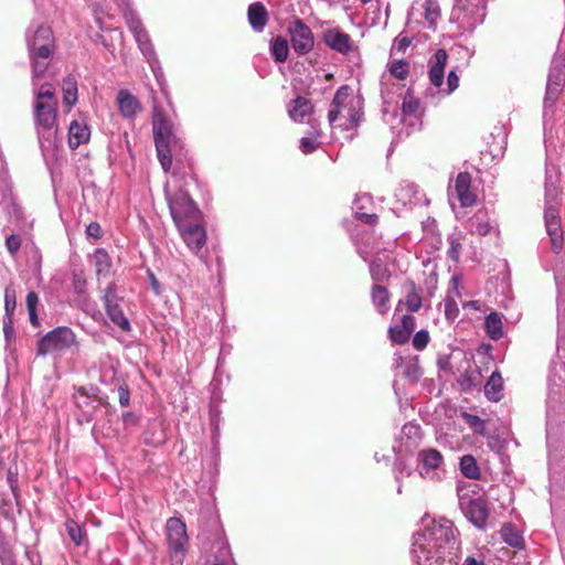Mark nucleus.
I'll list each match as a JSON object with an SVG mask.
<instances>
[{
	"mask_svg": "<svg viewBox=\"0 0 565 565\" xmlns=\"http://www.w3.org/2000/svg\"><path fill=\"white\" fill-rule=\"evenodd\" d=\"M32 65L34 117L39 142L43 151L55 148L57 142V100L51 83L50 64L54 52V36L49 25L33 21L25 33Z\"/></svg>",
	"mask_w": 565,
	"mask_h": 565,
	"instance_id": "f257e3e1",
	"label": "nucleus"
},
{
	"mask_svg": "<svg viewBox=\"0 0 565 565\" xmlns=\"http://www.w3.org/2000/svg\"><path fill=\"white\" fill-rule=\"evenodd\" d=\"M424 529L413 536L415 565H458L459 541L454 523L447 519L425 520Z\"/></svg>",
	"mask_w": 565,
	"mask_h": 565,
	"instance_id": "f03ea898",
	"label": "nucleus"
},
{
	"mask_svg": "<svg viewBox=\"0 0 565 565\" xmlns=\"http://www.w3.org/2000/svg\"><path fill=\"white\" fill-rule=\"evenodd\" d=\"M328 120L332 129L345 132L344 138L352 140L363 120L362 98L354 95L349 86H340L331 102Z\"/></svg>",
	"mask_w": 565,
	"mask_h": 565,
	"instance_id": "7ed1b4c3",
	"label": "nucleus"
},
{
	"mask_svg": "<svg viewBox=\"0 0 565 565\" xmlns=\"http://www.w3.org/2000/svg\"><path fill=\"white\" fill-rule=\"evenodd\" d=\"M152 127L158 160L164 172H168L172 164L173 151L178 147V140L172 132V124L157 105L153 107Z\"/></svg>",
	"mask_w": 565,
	"mask_h": 565,
	"instance_id": "20e7f679",
	"label": "nucleus"
},
{
	"mask_svg": "<svg viewBox=\"0 0 565 565\" xmlns=\"http://www.w3.org/2000/svg\"><path fill=\"white\" fill-rule=\"evenodd\" d=\"M477 486L460 483L457 486L458 503L461 512L478 529H486L489 516L487 501L475 490Z\"/></svg>",
	"mask_w": 565,
	"mask_h": 565,
	"instance_id": "39448f33",
	"label": "nucleus"
},
{
	"mask_svg": "<svg viewBox=\"0 0 565 565\" xmlns=\"http://www.w3.org/2000/svg\"><path fill=\"white\" fill-rule=\"evenodd\" d=\"M76 344V334L71 328L56 327L38 341L36 354L45 356L53 352H63Z\"/></svg>",
	"mask_w": 565,
	"mask_h": 565,
	"instance_id": "423d86ee",
	"label": "nucleus"
},
{
	"mask_svg": "<svg viewBox=\"0 0 565 565\" xmlns=\"http://www.w3.org/2000/svg\"><path fill=\"white\" fill-rule=\"evenodd\" d=\"M166 533L170 557L182 563L189 544L185 523L178 518H170L166 524Z\"/></svg>",
	"mask_w": 565,
	"mask_h": 565,
	"instance_id": "0eeeda50",
	"label": "nucleus"
},
{
	"mask_svg": "<svg viewBox=\"0 0 565 565\" xmlns=\"http://www.w3.org/2000/svg\"><path fill=\"white\" fill-rule=\"evenodd\" d=\"M118 6L122 8L125 21L134 34V38L138 44L139 50L146 57H151L156 54L151 40L148 32L145 30L141 20L130 8V0H118Z\"/></svg>",
	"mask_w": 565,
	"mask_h": 565,
	"instance_id": "6e6552de",
	"label": "nucleus"
},
{
	"mask_svg": "<svg viewBox=\"0 0 565 565\" xmlns=\"http://www.w3.org/2000/svg\"><path fill=\"white\" fill-rule=\"evenodd\" d=\"M565 86V57L559 54L553 56L547 75L544 107L552 108L558 100Z\"/></svg>",
	"mask_w": 565,
	"mask_h": 565,
	"instance_id": "1a4fd4ad",
	"label": "nucleus"
},
{
	"mask_svg": "<svg viewBox=\"0 0 565 565\" xmlns=\"http://www.w3.org/2000/svg\"><path fill=\"white\" fill-rule=\"evenodd\" d=\"M166 198L175 225L198 220L199 209L185 191L179 190L171 195L166 189Z\"/></svg>",
	"mask_w": 565,
	"mask_h": 565,
	"instance_id": "9d476101",
	"label": "nucleus"
},
{
	"mask_svg": "<svg viewBox=\"0 0 565 565\" xmlns=\"http://www.w3.org/2000/svg\"><path fill=\"white\" fill-rule=\"evenodd\" d=\"M369 239L370 237H367L365 242L364 239L356 242V250L364 260H367L369 257L374 256V258L370 262L371 277L374 281H383L388 277V271L385 267L386 255L381 253V249L377 246L370 247L367 242Z\"/></svg>",
	"mask_w": 565,
	"mask_h": 565,
	"instance_id": "9b49d317",
	"label": "nucleus"
},
{
	"mask_svg": "<svg viewBox=\"0 0 565 565\" xmlns=\"http://www.w3.org/2000/svg\"><path fill=\"white\" fill-rule=\"evenodd\" d=\"M289 34L291 46L298 55H305L313 49L312 31L302 20L298 19L292 23Z\"/></svg>",
	"mask_w": 565,
	"mask_h": 565,
	"instance_id": "f8f14e48",
	"label": "nucleus"
},
{
	"mask_svg": "<svg viewBox=\"0 0 565 565\" xmlns=\"http://www.w3.org/2000/svg\"><path fill=\"white\" fill-rule=\"evenodd\" d=\"M104 306L108 318L114 324H116L124 332H129L131 330V324L118 303V299L113 285H109L105 290Z\"/></svg>",
	"mask_w": 565,
	"mask_h": 565,
	"instance_id": "ddd939ff",
	"label": "nucleus"
},
{
	"mask_svg": "<svg viewBox=\"0 0 565 565\" xmlns=\"http://www.w3.org/2000/svg\"><path fill=\"white\" fill-rule=\"evenodd\" d=\"M177 227L190 250L198 255L206 243L204 227L198 223H192V221L180 223Z\"/></svg>",
	"mask_w": 565,
	"mask_h": 565,
	"instance_id": "4468645a",
	"label": "nucleus"
},
{
	"mask_svg": "<svg viewBox=\"0 0 565 565\" xmlns=\"http://www.w3.org/2000/svg\"><path fill=\"white\" fill-rule=\"evenodd\" d=\"M418 472L423 478L434 479L438 477L437 470L444 463L443 455L434 448H426L417 455Z\"/></svg>",
	"mask_w": 565,
	"mask_h": 565,
	"instance_id": "2eb2a0df",
	"label": "nucleus"
},
{
	"mask_svg": "<svg viewBox=\"0 0 565 565\" xmlns=\"http://www.w3.org/2000/svg\"><path fill=\"white\" fill-rule=\"evenodd\" d=\"M323 42L331 50L340 54H349L354 49L351 36L338 28L329 29L323 33Z\"/></svg>",
	"mask_w": 565,
	"mask_h": 565,
	"instance_id": "dca6fc26",
	"label": "nucleus"
},
{
	"mask_svg": "<svg viewBox=\"0 0 565 565\" xmlns=\"http://www.w3.org/2000/svg\"><path fill=\"white\" fill-rule=\"evenodd\" d=\"M448 54L446 50L439 49L435 52L429 61V81L435 87H440L444 83L445 67L447 64Z\"/></svg>",
	"mask_w": 565,
	"mask_h": 565,
	"instance_id": "f3484780",
	"label": "nucleus"
},
{
	"mask_svg": "<svg viewBox=\"0 0 565 565\" xmlns=\"http://www.w3.org/2000/svg\"><path fill=\"white\" fill-rule=\"evenodd\" d=\"M415 329V318L411 315L402 317L401 323L390 327L388 337L394 344H404Z\"/></svg>",
	"mask_w": 565,
	"mask_h": 565,
	"instance_id": "a211bd4d",
	"label": "nucleus"
},
{
	"mask_svg": "<svg viewBox=\"0 0 565 565\" xmlns=\"http://www.w3.org/2000/svg\"><path fill=\"white\" fill-rule=\"evenodd\" d=\"M471 175L460 172L455 181V192L462 206H471L476 203V195L470 191Z\"/></svg>",
	"mask_w": 565,
	"mask_h": 565,
	"instance_id": "6ab92c4d",
	"label": "nucleus"
},
{
	"mask_svg": "<svg viewBox=\"0 0 565 565\" xmlns=\"http://www.w3.org/2000/svg\"><path fill=\"white\" fill-rule=\"evenodd\" d=\"M494 228L487 210H478L468 220V230L471 234L487 235Z\"/></svg>",
	"mask_w": 565,
	"mask_h": 565,
	"instance_id": "aec40b11",
	"label": "nucleus"
},
{
	"mask_svg": "<svg viewBox=\"0 0 565 565\" xmlns=\"http://www.w3.org/2000/svg\"><path fill=\"white\" fill-rule=\"evenodd\" d=\"M90 137V129L84 121L74 120L68 127V146L72 149L86 143Z\"/></svg>",
	"mask_w": 565,
	"mask_h": 565,
	"instance_id": "412c9836",
	"label": "nucleus"
},
{
	"mask_svg": "<svg viewBox=\"0 0 565 565\" xmlns=\"http://www.w3.org/2000/svg\"><path fill=\"white\" fill-rule=\"evenodd\" d=\"M117 104L121 116L126 118L134 117L141 109L139 100L125 89L118 92Z\"/></svg>",
	"mask_w": 565,
	"mask_h": 565,
	"instance_id": "4be33fe9",
	"label": "nucleus"
},
{
	"mask_svg": "<svg viewBox=\"0 0 565 565\" xmlns=\"http://www.w3.org/2000/svg\"><path fill=\"white\" fill-rule=\"evenodd\" d=\"M313 110L311 102L302 96L292 99L288 105V115L294 121L302 122Z\"/></svg>",
	"mask_w": 565,
	"mask_h": 565,
	"instance_id": "5701e85b",
	"label": "nucleus"
},
{
	"mask_svg": "<svg viewBox=\"0 0 565 565\" xmlns=\"http://www.w3.org/2000/svg\"><path fill=\"white\" fill-rule=\"evenodd\" d=\"M248 22L254 31L262 32L268 21V12L260 2L249 4L247 10Z\"/></svg>",
	"mask_w": 565,
	"mask_h": 565,
	"instance_id": "b1692460",
	"label": "nucleus"
},
{
	"mask_svg": "<svg viewBox=\"0 0 565 565\" xmlns=\"http://www.w3.org/2000/svg\"><path fill=\"white\" fill-rule=\"evenodd\" d=\"M396 201L399 202L403 206H408L413 204H417L419 199L417 198L418 191L417 186L411 182H402L398 188L395 190Z\"/></svg>",
	"mask_w": 565,
	"mask_h": 565,
	"instance_id": "393cba45",
	"label": "nucleus"
},
{
	"mask_svg": "<svg viewBox=\"0 0 565 565\" xmlns=\"http://www.w3.org/2000/svg\"><path fill=\"white\" fill-rule=\"evenodd\" d=\"M90 263L98 277L108 276L113 266L111 258L106 249L97 248L90 256Z\"/></svg>",
	"mask_w": 565,
	"mask_h": 565,
	"instance_id": "a878e982",
	"label": "nucleus"
},
{
	"mask_svg": "<svg viewBox=\"0 0 565 565\" xmlns=\"http://www.w3.org/2000/svg\"><path fill=\"white\" fill-rule=\"evenodd\" d=\"M373 306L380 315H385L390 310V292L380 285H374L371 290Z\"/></svg>",
	"mask_w": 565,
	"mask_h": 565,
	"instance_id": "bb28decb",
	"label": "nucleus"
},
{
	"mask_svg": "<svg viewBox=\"0 0 565 565\" xmlns=\"http://www.w3.org/2000/svg\"><path fill=\"white\" fill-rule=\"evenodd\" d=\"M214 547H216L217 551L212 565H236L232 557L230 546L221 534H217Z\"/></svg>",
	"mask_w": 565,
	"mask_h": 565,
	"instance_id": "cd10ccee",
	"label": "nucleus"
},
{
	"mask_svg": "<svg viewBox=\"0 0 565 565\" xmlns=\"http://www.w3.org/2000/svg\"><path fill=\"white\" fill-rule=\"evenodd\" d=\"M74 401L78 408L83 409L87 415V419L90 418L93 411L95 409L94 405V394H90V392L86 387H78L74 394Z\"/></svg>",
	"mask_w": 565,
	"mask_h": 565,
	"instance_id": "c85d7f7f",
	"label": "nucleus"
},
{
	"mask_svg": "<svg viewBox=\"0 0 565 565\" xmlns=\"http://www.w3.org/2000/svg\"><path fill=\"white\" fill-rule=\"evenodd\" d=\"M119 367V361L111 356L110 354H106L100 360V380L104 383H110L115 379L117 374V370Z\"/></svg>",
	"mask_w": 565,
	"mask_h": 565,
	"instance_id": "c756f323",
	"label": "nucleus"
},
{
	"mask_svg": "<svg viewBox=\"0 0 565 565\" xmlns=\"http://www.w3.org/2000/svg\"><path fill=\"white\" fill-rule=\"evenodd\" d=\"M484 328L492 340H499L503 337V323L498 312H491L486 317Z\"/></svg>",
	"mask_w": 565,
	"mask_h": 565,
	"instance_id": "7c9ffc66",
	"label": "nucleus"
},
{
	"mask_svg": "<svg viewBox=\"0 0 565 565\" xmlns=\"http://www.w3.org/2000/svg\"><path fill=\"white\" fill-rule=\"evenodd\" d=\"M502 377L499 372H493L484 385V395L488 399L498 402L501 398Z\"/></svg>",
	"mask_w": 565,
	"mask_h": 565,
	"instance_id": "2f4dec72",
	"label": "nucleus"
},
{
	"mask_svg": "<svg viewBox=\"0 0 565 565\" xmlns=\"http://www.w3.org/2000/svg\"><path fill=\"white\" fill-rule=\"evenodd\" d=\"M459 469L463 477L472 480L480 479L481 472L477 460L471 455H465L460 458Z\"/></svg>",
	"mask_w": 565,
	"mask_h": 565,
	"instance_id": "473e14b6",
	"label": "nucleus"
},
{
	"mask_svg": "<svg viewBox=\"0 0 565 565\" xmlns=\"http://www.w3.org/2000/svg\"><path fill=\"white\" fill-rule=\"evenodd\" d=\"M424 18L428 28L435 29L437 20L440 17V8L437 0H423L420 2Z\"/></svg>",
	"mask_w": 565,
	"mask_h": 565,
	"instance_id": "72a5a7b5",
	"label": "nucleus"
},
{
	"mask_svg": "<svg viewBox=\"0 0 565 565\" xmlns=\"http://www.w3.org/2000/svg\"><path fill=\"white\" fill-rule=\"evenodd\" d=\"M64 526L68 537L76 546H82L87 543L86 532L77 522L72 519H67Z\"/></svg>",
	"mask_w": 565,
	"mask_h": 565,
	"instance_id": "f704fd0d",
	"label": "nucleus"
},
{
	"mask_svg": "<svg viewBox=\"0 0 565 565\" xmlns=\"http://www.w3.org/2000/svg\"><path fill=\"white\" fill-rule=\"evenodd\" d=\"M270 53L276 62H286L289 53V45L287 39L280 35L275 38L270 43Z\"/></svg>",
	"mask_w": 565,
	"mask_h": 565,
	"instance_id": "c9c22d12",
	"label": "nucleus"
},
{
	"mask_svg": "<svg viewBox=\"0 0 565 565\" xmlns=\"http://www.w3.org/2000/svg\"><path fill=\"white\" fill-rule=\"evenodd\" d=\"M63 99L68 107H73L77 102V82L73 76H67L63 81Z\"/></svg>",
	"mask_w": 565,
	"mask_h": 565,
	"instance_id": "e433bc0d",
	"label": "nucleus"
},
{
	"mask_svg": "<svg viewBox=\"0 0 565 565\" xmlns=\"http://www.w3.org/2000/svg\"><path fill=\"white\" fill-rule=\"evenodd\" d=\"M546 232L551 239V246L554 253H559L563 247V232L561 227V222H552L550 224H545Z\"/></svg>",
	"mask_w": 565,
	"mask_h": 565,
	"instance_id": "4c0bfd02",
	"label": "nucleus"
},
{
	"mask_svg": "<svg viewBox=\"0 0 565 565\" xmlns=\"http://www.w3.org/2000/svg\"><path fill=\"white\" fill-rule=\"evenodd\" d=\"M312 130L309 136L302 137L299 142V148L302 153L309 154L312 153L319 147L320 142L318 138L320 137V130L311 124Z\"/></svg>",
	"mask_w": 565,
	"mask_h": 565,
	"instance_id": "58836bf2",
	"label": "nucleus"
},
{
	"mask_svg": "<svg viewBox=\"0 0 565 565\" xmlns=\"http://www.w3.org/2000/svg\"><path fill=\"white\" fill-rule=\"evenodd\" d=\"M502 540L512 547L522 548L524 544L523 536L511 524L504 525L501 530Z\"/></svg>",
	"mask_w": 565,
	"mask_h": 565,
	"instance_id": "ea45409f",
	"label": "nucleus"
},
{
	"mask_svg": "<svg viewBox=\"0 0 565 565\" xmlns=\"http://www.w3.org/2000/svg\"><path fill=\"white\" fill-rule=\"evenodd\" d=\"M558 193L557 189V172L554 168H546L545 178V196L547 202L553 201Z\"/></svg>",
	"mask_w": 565,
	"mask_h": 565,
	"instance_id": "a19ab883",
	"label": "nucleus"
},
{
	"mask_svg": "<svg viewBox=\"0 0 565 565\" xmlns=\"http://www.w3.org/2000/svg\"><path fill=\"white\" fill-rule=\"evenodd\" d=\"M419 109V102L412 94L407 93L402 104L403 117H416Z\"/></svg>",
	"mask_w": 565,
	"mask_h": 565,
	"instance_id": "79ce46f5",
	"label": "nucleus"
},
{
	"mask_svg": "<svg viewBox=\"0 0 565 565\" xmlns=\"http://www.w3.org/2000/svg\"><path fill=\"white\" fill-rule=\"evenodd\" d=\"M448 244H449V247H448V250H447V256L454 260V262H458L459 258H460V253H461V236L460 235H457V234H452L450 235L448 238Z\"/></svg>",
	"mask_w": 565,
	"mask_h": 565,
	"instance_id": "37998d69",
	"label": "nucleus"
},
{
	"mask_svg": "<svg viewBox=\"0 0 565 565\" xmlns=\"http://www.w3.org/2000/svg\"><path fill=\"white\" fill-rule=\"evenodd\" d=\"M462 418L465 419L466 424L473 429L475 433L483 435L486 430V423L483 419H481L479 416L469 414V413H462Z\"/></svg>",
	"mask_w": 565,
	"mask_h": 565,
	"instance_id": "c03bdc74",
	"label": "nucleus"
},
{
	"mask_svg": "<svg viewBox=\"0 0 565 565\" xmlns=\"http://www.w3.org/2000/svg\"><path fill=\"white\" fill-rule=\"evenodd\" d=\"M158 84L160 85V87L163 89V84H164V77H163V72H162V68L160 66V62L157 57V54H153L151 57H146Z\"/></svg>",
	"mask_w": 565,
	"mask_h": 565,
	"instance_id": "a18cd8bd",
	"label": "nucleus"
},
{
	"mask_svg": "<svg viewBox=\"0 0 565 565\" xmlns=\"http://www.w3.org/2000/svg\"><path fill=\"white\" fill-rule=\"evenodd\" d=\"M390 72L394 77L405 79L408 75V63L402 60L395 61L392 63Z\"/></svg>",
	"mask_w": 565,
	"mask_h": 565,
	"instance_id": "49530a36",
	"label": "nucleus"
},
{
	"mask_svg": "<svg viewBox=\"0 0 565 565\" xmlns=\"http://www.w3.org/2000/svg\"><path fill=\"white\" fill-rule=\"evenodd\" d=\"M15 291L11 287L4 290V310L6 317H11L15 309Z\"/></svg>",
	"mask_w": 565,
	"mask_h": 565,
	"instance_id": "de8ad7c7",
	"label": "nucleus"
},
{
	"mask_svg": "<svg viewBox=\"0 0 565 565\" xmlns=\"http://www.w3.org/2000/svg\"><path fill=\"white\" fill-rule=\"evenodd\" d=\"M406 306L412 312H417L422 307V297L414 287L406 296Z\"/></svg>",
	"mask_w": 565,
	"mask_h": 565,
	"instance_id": "09e8293b",
	"label": "nucleus"
},
{
	"mask_svg": "<svg viewBox=\"0 0 565 565\" xmlns=\"http://www.w3.org/2000/svg\"><path fill=\"white\" fill-rule=\"evenodd\" d=\"M428 342L429 333L427 330L424 329L417 331L413 338V347L418 351L424 350L427 347Z\"/></svg>",
	"mask_w": 565,
	"mask_h": 565,
	"instance_id": "8fccbe9b",
	"label": "nucleus"
},
{
	"mask_svg": "<svg viewBox=\"0 0 565 565\" xmlns=\"http://www.w3.org/2000/svg\"><path fill=\"white\" fill-rule=\"evenodd\" d=\"M404 375L412 382H416L420 377L422 372L418 366L417 360H412L405 365Z\"/></svg>",
	"mask_w": 565,
	"mask_h": 565,
	"instance_id": "3c124183",
	"label": "nucleus"
},
{
	"mask_svg": "<svg viewBox=\"0 0 565 565\" xmlns=\"http://www.w3.org/2000/svg\"><path fill=\"white\" fill-rule=\"evenodd\" d=\"M6 247L12 256L15 255L21 247L20 236L15 234L9 235L6 239Z\"/></svg>",
	"mask_w": 565,
	"mask_h": 565,
	"instance_id": "603ef678",
	"label": "nucleus"
},
{
	"mask_svg": "<svg viewBox=\"0 0 565 565\" xmlns=\"http://www.w3.org/2000/svg\"><path fill=\"white\" fill-rule=\"evenodd\" d=\"M458 306L452 298L445 300V316L448 320H454L458 315Z\"/></svg>",
	"mask_w": 565,
	"mask_h": 565,
	"instance_id": "864d4df0",
	"label": "nucleus"
},
{
	"mask_svg": "<svg viewBox=\"0 0 565 565\" xmlns=\"http://www.w3.org/2000/svg\"><path fill=\"white\" fill-rule=\"evenodd\" d=\"M459 86V76L455 71H450L447 77V90L446 94L449 95L455 92Z\"/></svg>",
	"mask_w": 565,
	"mask_h": 565,
	"instance_id": "5fc2aeb1",
	"label": "nucleus"
},
{
	"mask_svg": "<svg viewBox=\"0 0 565 565\" xmlns=\"http://www.w3.org/2000/svg\"><path fill=\"white\" fill-rule=\"evenodd\" d=\"M544 220H545V224H550L553 221L557 222V223L561 222L559 217H558L557 210L554 206H552V205H547L546 206L545 214H544Z\"/></svg>",
	"mask_w": 565,
	"mask_h": 565,
	"instance_id": "6e6d98bb",
	"label": "nucleus"
},
{
	"mask_svg": "<svg viewBox=\"0 0 565 565\" xmlns=\"http://www.w3.org/2000/svg\"><path fill=\"white\" fill-rule=\"evenodd\" d=\"M118 398H119V404L122 406V407H126L129 405V402H130V393H129V390L126 385H121L118 387Z\"/></svg>",
	"mask_w": 565,
	"mask_h": 565,
	"instance_id": "4d7b16f0",
	"label": "nucleus"
},
{
	"mask_svg": "<svg viewBox=\"0 0 565 565\" xmlns=\"http://www.w3.org/2000/svg\"><path fill=\"white\" fill-rule=\"evenodd\" d=\"M355 215L358 218H360L363 223L373 225L377 221V215L374 213H365L363 211H355Z\"/></svg>",
	"mask_w": 565,
	"mask_h": 565,
	"instance_id": "13d9d810",
	"label": "nucleus"
},
{
	"mask_svg": "<svg viewBox=\"0 0 565 565\" xmlns=\"http://www.w3.org/2000/svg\"><path fill=\"white\" fill-rule=\"evenodd\" d=\"M3 333H4L7 341H10L14 337V330H13L11 317L3 318Z\"/></svg>",
	"mask_w": 565,
	"mask_h": 565,
	"instance_id": "bf43d9fd",
	"label": "nucleus"
},
{
	"mask_svg": "<svg viewBox=\"0 0 565 565\" xmlns=\"http://www.w3.org/2000/svg\"><path fill=\"white\" fill-rule=\"evenodd\" d=\"M371 196L369 194H361L358 195L354 200V210L355 211H362L367 204L371 203Z\"/></svg>",
	"mask_w": 565,
	"mask_h": 565,
	"instance_id": "052dcab7",
	"label": "nucleus"
},
{
	"mask_svg": "<svg viewBox=\"0 0 565 565\" xmlns=\"http://www.w3.org/2000/svg\"><path fill=\"white\" fill-rule=\"evenodd\" d=\"M26 309L28 311L36 310V306L39 303V296L35 291H29L26 295Z\"/></svg>",
	"mask_w": 565,
	"mask_h": 565,
	"instance_id": "680f3d73",
	"label": "nucleus"
},
{
	"mask_svg": "<svg viewBox=\"0 0 565 565\" xmlns=\"http://www.w3.org/2000/svg\"><path fill=\"white\" fill-rule=\"evenodd\" d=\"M420 431V427L417 424L408 423L403 426V433L407 436L418 435Z\"/></svg>",
	"mask_w": 565,
	"mask_h": 565,
	"instance_id": "e2e57ef3",
	"label": "nucleus"
},
{
	"mask_svg": "<svg viewBox=\"0 0 565 565\" xmlns=\"http://www.w3.org/2000/svg\"><path fill=\"white\" fill-rule=\"evenodd\" d=\"M100 231L102 230L98 223H90L86 228L87 235L95 238H98L100 236Z\"/></svg>",
	"mask_w": 565,
	"mask_h": 565,
	"instance_id": "0e129e2a",
	"label": "nucleus"
},
{
	"mask_svg": "<svg viewBox=\"0 0 565 565\" xmlns=\"http://www.w3.org/2000/svg\"><path fill=\"white\" fill-rule=\"evenodd\" d=\"M28 313H29L30 323L33 327H39L40 326V321H39V318H38L36 310L28 311Z\"/></svg>",
	"mask_w": 565,
	"mask_h": 565,
	"instance_id": "69168bd1",
	"label": "nucleus"
},
{
	"mask_svg": "<svg viewBox=\"0 0 565 565\" xmlns=\"http://www.w3.org/2000/svg\"><path fill=\"white\" fill-rule=\"evenodd\" d=\"M463 565H484L482 559H477L472 556H469L465 559Z\"/></svg>",
	"mask_w": 565,
	"mask_h": 565,
	"instance_id": "338daca9",
	"label": "nucleus"
},
{
	"mask_svg": "<svg viewBox=\"0 0 565 565\" xmlns=\"http://www.w3.org/2000/svg\"><path fill=\"white\" fill-rule=\"evenodd\" d=\"M122 418H124V422L125 423H132L135 424L136 423V417L132 413L130 412H127L122 415Z\"/></svg>",
	"mask_w": 565,
	"mask_h": 565,
	"instance_id": "774afa93",
	"label": "nucleus"
}]
</instances>
